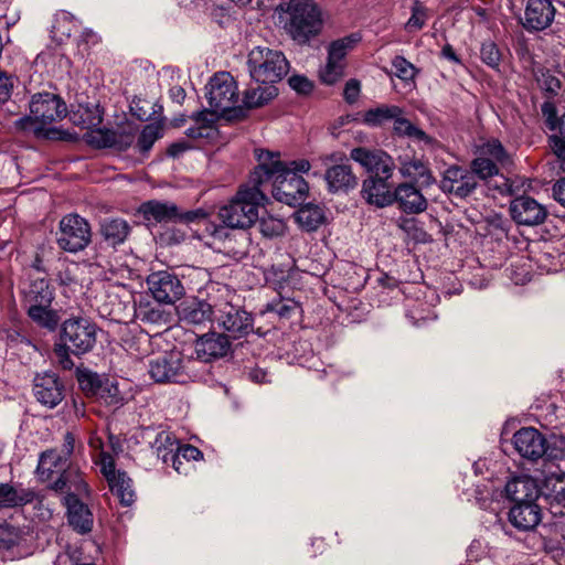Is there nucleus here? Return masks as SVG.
<instances>
[{
	"mask_svg": "<svg viewBox=\"0 0 565 565\" xmlns=\"http://www.w3.org/2000/svg\"><path fill=\"white\" fill-rule=\"evenodd\" d=\"M259 164L249 177V182L259 189L267 182L271 183L273 196L289 206L301 204L308 194V183L298 173H307L311 164L307 159L291 161L279 160V153L257 150Z\"/></svg>",
	"mask_w": 565,
	"mask_h": 565,
	"instance_id": "obj_1",
	"label": "nucleus"
},
{
	"mask_svg": "<svg viewBox=\"0 0 565 565\" xmlns=\"http://www.w3.org/2000/svg\"><path fill=\"white\" fill-rule=\"evenodd\" d=\"M29 108V115L15 120V128L38 138H54L57 131L53 125L62 120L67 113L64 100L53 93H38L31 97Z\"/></svg>",
	"mask_w": 565,
	"mask_h": 565,
	"instance_id": "obj_2",
	"label": "nucleus"
},
{
	"mask_svg": "<svg viewBox=\"0 0 565 565\" xmlns=\"http://www.w3.org/2000/svg\"><path fill=\"white\" fill-rule=\"evenodd\" d=\"M95 323L83 317H73L61 324L58 342L54 344V354L63 370H72L74 361L71 354L83 355L93 350L96 343Z\"/></svg>",
	"mask_w": 565,
	"mask_h": 565,
	"instance_id": "obj_3",
	"label": "nucleus"
},
{
	"mask_svg": "<svg viewBox=\"0 0 565 565\" xmlns=\"http://www.w3.org/2000/svg\"><path fill=\"white\" fill-rule=\"evenodd\" d=\"M21 303L26 316L38 327L50 332L60 323L58 311L52 308L55 289L46 278L31 279L21 290Z\"/></svg>",
	"mask_w": 565,
	"mask_h": 565,
	"instance_id": "obj_4",
	"label": "nucleus"
},
{
	"mask_svg": "<svg viewBox=\"0 0 565 565\" xmlns=\"http://www.w3.org/2000/svg\"><path fill=\"white\" fill-rule=\"evenodd\" d=\"M279 7L285 14V30L297 43L307 44L321 33L322 11L313 0H288Z\"/></svg>",
	"mask_w": 565,
	"mask_h": 565,
	"instance_id": "obj_5",
	"label": "nucleus"
},
{
	"mask_svg": "<svg viewBox=\"0 0 565 565\" xmlns=\"http://www.w3.org/2000/svg\"><path fill=\"white\" fill-rule=\"evenodd\" d=\"M265 200L266 195L257 185L243 186L228 204L220 209L218 216L226 227H250L258 220L259 207Z\"/></svg>",
	"mask_w": 565,
	"mask_h": 565,
	"instance_id": "obj_6",
	"label": "nucleus"
},
{
	"mask_svg": "<svg viewBox=\"0 0 565 565\" xmlns=\"http://www.w3.org/2000/svg\"><path fill=\"white\" fill-rule=\"evenodd\" d=\"M206 98L214 113L227 119L244 118V108L238 104V86L234 77L227 72L214 74L206 87Z\"/></svg>",
	"mask_w": 565,
	"mask_h": 565,
	"instance_id": "obj_7",
	"label": "nucleus"
},
{
	"mask_svg": "<svg viewBox=\"0 0 565 565\" xmlns=\"http://www.w3.org/2000/svg\"><path fill=\"white\" fill-rule=\"evenodd\" d=\"M250 77L263 84L279 82L289 71V63L282 52L268 46H256L247 55Z\"/></svg>",
	"mask_w": 565,
	"mask_h": 565,
	"instance_id": "obj_8",
	"label": "nucleus"
},
{
	"mask_svg": "<svg viewBox=\"0 0 565 565\" xmlns=\"http://www.w3.org/2000/svg\"><path fill=\"white\" fill-rule=\"evenodd\" d=\"M190 360H184L181 352L172 350L149 361L148 372L157 383H185L191 380Z\"/></svg>",
	"mask_w": 565,
	"mask_h": 565,
	"instance_id": "obj_9",
	"label": "nucleus"
},
{
	"mask_svg": "<svg viewBox=\"0 0 565 565\" xmlns=\"http://www.w3.org/2000/svg\"><path fill=\"white\" fill-rule=\"evenodd\" d=\"M92 241L89 223L78 214H67L58 225L57 244L70 253L83 250Z\"/></svg>",
	"mask_w": 565,
	"mask_h": 565,
	"instance_id": "obj_10",
	"label": "nucleus"
},
{
	"mask_svg": "<svg viewBox=\"0 0 565 565\" xmlns=\"http://www.w3.org/2000/svg\"><path fill=\"white\" fill-rule=\"evenodd\" d=\"M214 321L235 339L247 335L253 329L252 316L228 301L215 302Z\"/></svg>",
	"mask_w": 565,
	"mask_h": 565,
	"instance_id": "obj_11",
	"label": "nucleus"
},
{
	"mask_svg": "<svg viewBox=\"0 0 565 565\" xmlns=\"http://www.w3.org/2000/svg\"><path fill=\"white\" fill-rule=\"evenodd\" d=\"M350 158L370 173V177L392 178L395 170L393 158L380 149L353 148Z\"/></svg>",
	"mask_w": 565,
	"mask_h": 565,
	"instance_id": "obj_12",
	"label": "nucleus"
},
{
	"mask_svg": "<svg viewBox=\"0 0 565 565\" xmlns=\"http://www.w3.org/2000/svg\"><path fill=\"white\" fill-rule=\"evenodd\" d=\"M147 284L152 297L159 303H174L184 295L180 279L167 270L152 273L148 276Z\"/></svg>",
	"mask_w": 565,
	"mask_h": 565,
	"instance_id": "obj_13",
	"label": "nucleus"
},
{
	"mask_svg": "<svg viewBox=\"0 0 565 565\" xmlns=\"http://www.w3.org/2000/svg\"><path fill=\"white\" fill-rule=\"evenodd\" d=\"M78 115L81 120L74 118V122L89 130L87 141L97 148L111 147L116 142V136L110 130L97 129L103 121V114L98 106L79 107Z\"/></svg>",
	"mask_w": 565,
	"mask_h": 565,
	"instance_id": "obj_14",
	"label": "nucleus"
},
{
	"mask_svg": "<svg viewBox=\"0 0 565 565\" xmlns=\"http://www.w3.org/2000/svg\"><path fill=\"white\" fill-rule=\"evenodd\" d=\"M477 185L478 182L475 173L459 166L448 167L444 171L440 181V189L444 192L460 199L469 196L476 190Z\"/></svg>",
	"mask_w": 565,
	"mask_h": 565,
	"instance_id": "obj_15",
	"label": "nucleus"
},
{
	"mask_svg": "<svg viewBox=\"0 0 565 565\" xmlns=\"http://www.w3.org/2000/svg\"><path fill=\"white\" fill-rule=\"evenodd\" d=\"M342 154L334 152L322 158L323 164L334 163L326 171L324 179L328 189L331 192L349 191L358 184V179L352 172L351 166L348 163H338L342 161Z\"/></svg>",
	"mask_w": 565,
	"mask_h": 565,
	"instance_id": "obj_16",
	"label": "nucleus"
},
{
	"mask_svg": "<svg viewBox=\"0 0 565 565\" xmlns=\"http://www.w3.org/2000/svg\"><path fill=\"white\" fill-rule=\"evenodd\" d=\"M510 213L515 223L525 226L540 225L547 217L546 207L527 195L513 199L510 203Z\"/></svg>",
	"mask_w": 565,
	"mask_h": 565,
	"instance_id": "obj_17",
	"label": "nucleus"
},
{
	"mask_svg": "<svg viewBox=\"0 0 565 565\" xmlns=\"http://www.w3.org/2000/svg\"><path fill=\"white\" fill-rule=\"evenodd\" d=\"M513 446L518 454L529 460L542 458L547 450L545 437L533 427H523L513 435Z\"/></svg>",
	"mask_w": 565,
	"mask_h": 565,
	"instance_id": "obj_18",
	"label": "nucleus"
},
{
	"mask_svg": "<svg viewBox=\"0 0 565 565\" xmlns=\"http://www.w3.org/2000/svg\"><path fill=\"white\" fill-rule=\"evenodd\" d=\"M178 317L185 324L201 326L214 321L215 302L188 298L177 307Z\"/></svg>",
	"mask_w": 565,
	"mask_h": 565,
	"instance_id": "obj_19",
	"label": "nucleus"
},
{
	"mask_svg": "<svg viewBox=\"0 0 565 565\" xmlns=\"http://www.w3.org/2000/svg\"><path fill=\"white\" fill-rule=\"evenodd\" d=\"M64 386L54 373L38 374L34 377L33 393L39 403L53 408L64 397Z\"/></svg>",
	"mask_w": 565,
	"mask_h": 565,
	"instance_id": "obj_20",
	"label": "nucleus"
},
{
	"mask_svg": "<svg viewBox=\"0 0 565 565\" xmlns=\"http://www.w3.org/2000/svg\"><path fill=\"white\" fill-rule=\"evenodd\" d=\"M142 438L148 443L153 455L169 466V458L178 450V439L166 429L147 427L142 431Z\"/></svg>",
	"mask_w": 565,
	"mask_h": 565,
	"instance_id": "obj_21",
	"label": "nucleus"
},
{
	"mask_svg": "<svg viewBox=\"0 0 565 565\" xmlns=\"http://www.w3.org/2000/svg\"><path fill=\"white\" fill-rule=\"evenodd\" d=\"M555 17V8L551 0H529L523 19L527 31H542L551 25Z\"/></svg>",
	"mask_w": 565,
	"mask_h": 565,
	"instance_id": "obj_22",
	"label": "nucleus"
},
{
	"mask_svg": "<svg viewBox=\"0 0 565 565\" xmlns=\"http://www.w3.org/2000/svg\"><path fill=\"white\" fill-rule=\"evenodd\" d=\"M504 493L515 504L532 503L539 498L540 488L535 479L527 475H521L507 482Z\"/></svg>",
	"mask_w": 565,
	"mask_h": 565,
	"instance_id": "obj_23",
	"label": "nucleus"
},
{
	"mask_svg": "<svg viewBox=\"0 0 565 565\" xmlns=\"http://www.w3.org/2000/svg\"><path fill=\"white\" fill-rule=\"evenodd\" d=\"M391 178L369 177L362 183V198L376 207H385L393 204L392 186L388 183Z\"/></svg>",
	"mask_w": 565,
	"mask_h": 565,
	"instance_id": "obj_24",
	"label": "nucleus"
},
{
	"mask_svg": "<svg viewBox=\"0 0 565 565\" xmlns=\"http://www.w3.org/2000/svg\"><path fill=\"white\" fill-rule=\"evenodd\" d=\"M394 202L407 214H418L427 209V200L412 183H401L394 189Z\"/></svg>",
	"mask_w": 565,
	"mask_h": 565,
	"instance_id": "obj_25",
	"label": "nucleus"
},
{
	"mask_svg": "<svg viewBox=\"0 0 565 565\" xmlns=\"http://www.w3.org/2000/svg\"><path fill=\"white\" fill-rule=\"evenodd\" d=\"M230 350V341L226 335L220 333H206L195 342V353L204 362L223 358Z\"/></svg>",
	"mask_w": 565,
	"mask_h": 565,
	"instance_id": "obj_26",
	"label": "nucleus"
},
{
	"mask_svg": "<svg viewBox=\"0 0 565 565\" xmlns=\"http://www.w3.org/2000/svg\"><path fill=\"white\" fill-rule=\"evenodd\" d=\"M51 487L56 492L65 493V497L73 495L79 500L89 495L87 482L75 469L64 470Z\"/></svg>",
	"mask_w": 565,
	"mask_h": 565,
	"instance_id": "obj_27",
	"label": "nucleus"
},
{
	"mask_svg": "<svg viewBox=\"0 0 565 565\" xmlns=\"http://www.w3.org/2000/svg\"><path fill=\"white\" fill-rule=\"evenodd\" d=\"M51 487L56 492L65 493V497L73 495L79 500L89 495L87 482L75 469L64 470Z\"/></svg>",
	"mask_w": 565,
	"mask_h": 565,
	"instance_id": "obj_28",
	"label": "nucleus"
},
{
	"mask_svg": "<svg viewBox=\"0 0 565 565\" xmlns=\"http://www.w3.org/2000/svg\"><path fill=\"white\" fill-rule=\"evenodd\" d=\"M36 492L22 483L0 482V508H18L32 503Z\"/></svg>",
	"mask_w": 565,
	"mask_h": 565,
	"instance_id": "obj_29",
	"label": "nucleus"
},
{
	"mask_svg": "<svg viewBox=\"0 0 565 565\" xmlns=\"http://www.w3.org/2000/svg\"><path fill=\"white\" fill-rule=\"evenodd\" d=\"M63 502L66 507L68 524L73 530H92L94 518L86 503L73 495L64 497Z\"/></svg>",
	"mask_w": 565,
	"mask_h": 565,
	"instance_id": "obj_30",
	"label": "nucleus"
},
{
	"mask_svg": "<svg viewBox=\"0 0 565 565\" xmlns=\"http://www.w3.org/2000/svg\"><path fill=\"white\" fill-rule=\"evenodd\" d=\"M509 520L518 530H534L542 520L541 508L535 502L515 504L509 512Z\"/></svg>",
	"mask_w": 565,
	"mask_h": 565,
	"instance_id": "obj_31",
	"label": "nucleus"
},
{
	"mask_svg": "<svg viewBox=\"0 0 565 565\" xmlns=\"http://www.w3.org/2000/svg\"><path fill=\"white\" fill-rule=\"evenodd\" d=\"M398 172L405 179L414 181H422L429 185L435 182L428 163L417 157L399 156L398 157Z\"/></svg>",
	"mask_w": 565,
	"mask_h": 565,
	"instance_id": "obj_32",
	"label": "nucleus"
},
{
	"mask_svg": "<svg viewBox=\"0 0 565 565\" xmlns=\"http://www.w3.org/2000/svg\"><path fill=\"white\" fill-rule=\"evenodd\" d=\"M139 213L149 222H174L178 216V206L173 203L151 200L140 205Z\"/></svg>",
	"mask_w": 565,
	"mask_h": 565,
	"instance_id": "obj_33",
	"label": "nucleus"
},
{
	"mask_svg": "<svg viewBox=\"0 0 565 565\" xmlns=\"http://www.w3.org/2000/svg\"><path fill=\"white\" fill-rule=\"evenodd\" d=\"M135 318L149 324H162L168 321L167 313L160 307V303L151 302L143 297L135 301Z\"/></svg>",
	"mask_w": 565,
	"mask_h": 565,
	"instance_id": "obj_34",
	"label": "nucleus"
},
{
	"mask_svg": "<svg viewBox=\"0 0 565 565\" xmlns=\"http://www.w3.org/2000/svg\"><path fill=\"white\" fill-rule=\"evenodd\" d=\"M217 113H214L211 110H202L192 116L194 125L192 127H189L186 129V136L190 138H213L216 128H215V115Z\"/></svg>",
	"mask_w": 565,
	"mask_h": 565,
	"instance_id": "obj_35",
	"label": "nucleus"
},
{
	"mask_svg": "<svg viewBox=\"0 0 565 565\" xmlns=\"http://www.w3.org/2000/svg\"><path fill=\"white\" fill-rule=\"evenodd\" d=\"M276 96L277 88L274 85H258L257 87L244 92L241 106L244 108V114L246 115V110L262 107Z\"/></svg>",
	"mask_w": 565,
	"mask_h": 565,
	"instance_id": "obj_36",
	"label": "nucleus"
},
{
	"mask_svg": "<svg viewBox=\"0 0 565 565\" xmlns=\"http://www.w3.org/2000/svg\"><path fill=\"white\" fill-rule=\"evenodd\" d=\"M67 459L57 450L51 449L42 452L36 467L41 479H49L55 472L64 471Z\"/></svg>",
	"mask_w": 565,
	"mask_h": 565,
	"instance_id": "obj_37",
	"label": "nucleus"
},
{
	"mask_svg": "<svg viewBox=\"0 0 565 565\" xmlns=\"http://www.w3.org/2000/svg\"><path fill=\"white\" fill-rule=\"evenodd\" d=\"M362 40L360 33H351L343 38L332 41L328 47V58L338 63H345V56L351 52Z\"/></svg>",
	"mask_w": 565,
	"mask_h": 565,
	"instance_id": "obj_38",
	"label": "nucleus"
},
{
	"mask_svg": "<svg viewBox=\"0 0 565 565\" xmlns=\"http://www.w3.org/2000/svg\"><path fill=\"white\" fill-rule=\"evenodd\" d=\"M102 235L110 245L116 246L125 242L130 227L122 218H107L102 223Z\"/></svg>",
	"mask_w": 565,
	"mask_h": 565,
	"instance_id": "obj_39",
	"label": "nucleus"
},
{
	"mask_svg": "<svg viewBox=\"0 0 565 565\" xmlns=\"http://www.w3.org/2000/svg\"><path fill=\"white\" fill-rule=\"evenodd\" d=\"M540 493L557 504H565V473H551L546 476Z\"/></svg>",
	"mask_w": 565,
	"mask_h": 565,
	"instance_id": "obj_40",
	"label": "nucleus"
},
{
	"mask_svg": "<svg viewBox=\"0 0 565 565\" xmlns=\"http://www.w3.org/2000/svg\"><path fill=\"white\" fill-rule=\"evenodd\" d=\"M107 377L108 376L104 374H98L88 369H76V380L78 382L79 388L86 396L94 399L97 396V391L99 392L100 386L104 385V382H106Z\"/></svg>",
	"mask_w": 565,
	"mask_h": 565,
	"instance_id": "obj_41",
	"label": "nucleus"
},
{
	"mask_svg": "<svg viewBox=\"0 0 565 565\" xmlns=\"http://www.w3.org/2000/svg\"><path fill=\"white\" fill-rule=\"evenodd\" d=\"M110 491L118 498L121 504L130 505L135 502V491L131 479L126 472L118 471L117 476L108 481Z\"/></svg>",
	"mask_w": 565,
	"mask_h": 565,
	"instance_id": "obj_42",
	"label": "nucleus"
},
{
	"mask_svg": "<svg viewBox=\"0 0 565 565\" xmlns=\"http://www.w3.org/2000/svg\"><path fill=\"white\" fill-rule=\"evenodd\" d=\"M539 88L548 97L556 96L562 87L561 72L548 68H537L534 73Z\"/></svg>",
	"mask_w": 565,
	"mask_h": 565,
	"instance_id": "obj_43",
	"label": "nucleus"
},
{
	"mask_svg": "<svg viewBox=\"0 0 565 565\" xmlns=\"http://www.w3.org/2000/svg\"><path fill=\"white\" fill-rule=\"evenodd\" d=\"M297 223L306 231H315L323 222L324 215L321 207L313 204L301 206L296 213Z\"/></svg>",
	"mask_w": 565,
	"mask_h": 565,
	"instance_id": "obj_44",
	"label": "nucleus"
},
{
	"mask_svg": "<svg viewBox=\"0 0 565 565\" xmlns=\"http://www.w3.org/2000/svg\"><path fill=\"white\" fill-rule=\"evenodd\" d=\"M95 401L106 406L118 408L124 405L125 397L118 388V383L107 377L100 386Z\"/></svg>",
	"mask_w": 565,
	"mask_h": 565,
	"instance_id": "obj_45",
	"label": "nucleus"
},
{
	"mask_svg": "<svg viewBox=\"0 0 565 565\" xmlns=\"http://www.w3.org/2000/svg\"><path fill=\"white\" fill-rule=\"evenodd\" d=\"M402 114V109L398 106L383 105L376 108L369 109L363 115V121L372 127L381 126L387 120H392L393 117Z\"/></svg>",
	"mask_w": 565,
	"mask_h": 565,
	"instance_id": "obj_46",
	"label": "nucleus"
},
{
	"mask_svg": "<svg viewBox=\"0 0 565 565\" xmlns=\"http://www.w3.org/2000/svg\"><path fill=\"white\" fill-rule=\"evenodd\" d=\"M162 130L163 126L159 121L146 125L139 135L136 145L138 151L142 154L147 153L154 142L162 137Z\"/></svg>",
	"mask_w": 565,
	"mask_h": 565,
	"instance_id": "obj_47",
	"label": "nucleus"
},
{
	"mask_svg": "<svg viewBox=\"0 0 565 565\" xmlns=\"http://www.w3.org/2000/svg\"><path fill=\"white\" fill-rule=\"evenodd\" d=\"M299 309L298 302L291 298H277L267 302L263 313H274L281 319H288Z\"/></svg>",
	"mask_w": 565,
	"mask_h": 565,
	"instance_id": "obj_48",
	"label": "nucleus"
},
{
	"mask_svg": "<svg viewBox=\"0 0 565 565\" xmlns=\"http://www.w3.org/2000/svg\"><path fill=\"white\" fill-rule=\"evenodd\" d=\"M478 153L491 158L498 166H505L510 162L508 152L498 139H491L482 143Z\"/></svg>",
	"mask_w": 565,
	"mask_h": 565,
	"instance_id": "obj_49",
	"label": "nucleus"
},
{
	"mask_svg": "<svg viewBox=\"0 0 565 565\" xmlns=\"http://www.w3.org/2000/svg\"><path fill=\"white\" fill-rule=\"evenodd\" d=\"M258 228L264 237L273 238L285 233L286 223L282 218L273 215L258 216Z\"/></svg>",
	"mask_w": 565,
	"mask_h": 565,
	"instance_id": "obj_50",
	"label": "nucleus"
},
{
	"mask_svg": "<svg viewBox=\"0 0 565 565\" xmlns=\"http://www.w3.org/2000/svg\"><path fill=\"white\" fill-rule=\"evenodd\" d=\"M471 172L476 178L486 180L499 173V166L491 158L478 153L471 162Z\"/></svg>",
	"mask_w": 565,
	"mask_h": 565,
	"instance_id": "obj_51",
	"label": "nucleus"
},
{
	"mask_svg": "<svg viewBox=\"0 0 565 565\" xmlns=\"http://www.w3.org/2000/svg\"><path fill=\"white\" fill-rule=\"evenodd\" d=\"M392 120H394V131L399 136H407L417 140L428 141L429 138L423 131L422 129L414 126L409 120L402 117L401 115H397L396 117H393Z\"/></svg>",
	"mask_w": 565,
	"mask_h": 565,
	"instance_id": "obj_52",
	"label": "nucleus"
},
{
	"mask_svg": "<svg viewBox=\"0 0 565 565\" xmlns=\"http://www.w3.org/2000/svg\"><path fill=\"white\" fill-rule=\"evenodd\" d=\"M345 63H338L327 57L326 65L320 70L319 76L322 83L333 85L342 78Z\"/></svg>",
	"mask_w": 565,
	"mask_h": 565,
	"instance_id": "obj_53",
	"label": "nucleus"
},
{
	"mask_svg": "<svg viewBox=\"0 0 565 565\" xmlns=\"http://www.w3.org/2000/svg\"><path fill=\"white\" fill-rule=\"evenodd\" d=\"M553 131L550 137L551 148L558 159L565 160V113L559 117L556 130Z\"/></svg>",
	"mask_w": 565,
	"mask_h": 565,
	"instance_id": "obj_54",
	"label": "nucleus"
},
{
	"mask_svg": "<svg viewBox=\"0 0 565 565\" xmlns=\"http://www.w3.org/2000/svg\"><path fill=\"white\" fill-rule=\"evenodd\" d=\"M156 106L157 105L150 100L140 97H135L130 102L129 107L132 116H135L139 120H149L157 113V110L154 109Z\"/></svg>",
	"mask_w": 565,
	"mask_h": 565,
	"instance_id": "obj_55",
	"label": "nucleus"
},
{
	"mask_svg": "<svg viewBox=\"0 0 565 565\" xmlns=\"http://www.w3.org/2000/svg\"><path fill=\"white\" fill-rule=\"evenodd\" d=\"M427 21L426 9L419 1H415L412 7V15L404 25V29L409 32H417L424 28Z\"/></svg>",
	"mask_w": 565,
	"mask_h": 565,
	"instance_id": "obj_56",
	"label": "nucleus"
},
{
	"mask_svg": "<svg viewBox=\"0 0 565 565\" xmlns=\"http://www.w3.org/2000/svg\"><path fill=\"white\" fill-rule=\"evenodd\" d=\"M406 317L414 326L420 327L429 320H435L437 316L431 309L424 308V303L417 302L407 310Z\"/></svg>",
	"mask_w": 565,
	"mask_h": 565,
	"instance_id": "obj_57",
	"label": "nucleus"
},
{
	"mask_svg": "<svg viewBox=\"0 0 565 565\" xmlns=\"http://www.w3.org/2000/svg\"><path fill=\"white\" fill-rule=\"evenodd\" d=\"M480 57L484 64L495 68L500 64L501 53L493 41H486L481 44Z\"/></svg>",
	"mask_w": 565,
	"mask_h": 565,
	"instance_id": "obj_58",
	"label": "nucleus"
},
{
	"mask_svg": "<svg viewBox=\"0 0 565 565\" xmlns=\"http://www.w3.org/2000/svg\"><path fill=\"white\" fill-rule=\"evenodd\" d=\"M71 24L72 22L68 21L65 14L57 18L51 30L52 38L57 42H63L65 39H68L73 31Z\"/></svg>",
	"mask_w": 565,
	"mask_h": 565,
	"instance_id": "obj_59",
	"label": "nucleus"
},
{
	"mask_svg": "<svg viewBox=\"0 0 565 565\" xmlns=\"http://www.w3.org/2000/svg\"><path fill=\"white\" fill-rule=\"evenodd\" d=\"M191 233L192 231L189 226L179 224L168 228L163 234V238L170 244H180L189 238Z\"/></svg>",
	"mask_w": 565,
	"mask_h": 565,
	"instance_id": "obj_60",
	"label": "nucleus"
},
{
	"mask_svg": "<svg viewBox=\"0 0 565 565\" xmlns=\"http://www.w3.org/2000/svg\"><path fill=\"white\" fill-rule=\"evenodd\" d=\"M542 115L545 119L546 127L550 130H556V125L559 122L557 117V109L552 100H546L541 106Z\"/></svg>",
	"mask_w": 565,
	"mask_h": 565,
	"instance_id": "obj_61",
	"label": "nucleus"
},
{
	"mask_svg": "<svg viewBox=\"0 0 565 565\" xmlns=\"http://www.w3.org/2000/svg\"><path fill=\"white\" fill-rule=\"evenodd\" d=\"M393 67L395 68L396 75L402 79H411L414 77V66L403 56H396L393 60Z\"/></svg>",
	"mask_w": 565,
	"mask_h": 565,
	"instance_id": "obj_62",
	"label": "nucleus"
},
{
	"mask_svg": "<svg viewBox=\"0 0 565 565\" xmlns=\"http://www.w3.org/2000/svg\"><path fill=\"white\" fill-rule=\"evenodd\" d=\"M206 214L202 210H193V211H186L184 213H179L177 220L174 222H178L182 226H189V224L198 222V221H205Z\"/></svg>",
	"mask_w": 565,
	"mask_h": 565,
	"instance_id": "obj_63",
	"label": "nucleus"
},
{
	"mask_svg": "<svg viewBox=\"0 0 565 565\" xmlns=\"http://www.w3.org/2000/svg\"><path fill=\"white\" fill-rule=\"evenodd\" d=\"M289 86L300 94H308L312 89L311 82L301 75H294L288 79Z\"/></svg>",
	"mask_w": 565,
	"mask_h": 565,
	"instance_id": "obj_64",
	"label": "nucleus"
}]
</instances>
